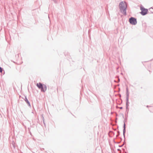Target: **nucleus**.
<instances>
[{
    "instance_id": "1",
    "label": "nucleus",
    "mask_w": 153,
    "mask_h": 153,
    "mask_svg": "<svg viewBox=\"0 0 153 153\" xmlns=\"http://www.w3.org/2000/svg\"><path fill=\"white\" fill-rule=\"evenodd\" d=\"M36 86L39 89H41L42 91L44 92L47 90L46 86L45 85H42V84L40 83H37Z\"/></svg>"
},
{
    "instance_id": "2",
    "label": "nucleus",
    "mask_w": 153,
    "mask_h": 153,
    "mask_svg": "<svg viewBox=\"0 0 153 153\" xmlns=\"http://www.w3.org/2000/svg\"><path fill=\"white\" fill-rule=\"evenodd\" d=\"M119 7L120 10L125 11L127 8V5L125 1L121 2L119 4Z\"/></svg>"
},
{
    "instance_id": "3",
    "label": "nucleus",
    "mask_w": 153,
    "mask_h": 153,
    "mask_svg": "<svg viewBox=\"0 0 153 153\" xmlns=\"http://www.w3.org/2000/svg\"><path fill=\"white\" fill-rule=\"evenodd\" d=\"M130 23L132 25H135L137 23L136 19L134 18H131L129 19Z\"/></svg>"
},
{
    "instance_id": "4",
    "label": "nucleus",
    "mask_w": 153,
    "mask_h": 153,
    "mask_svg": "<svg viewBox=\"0 0 153 153\" xmlns=\"http://www.w3.org/2000/svg\"><path fill=\"white\" fill-rule=\"evenodd\" d=\"M140 9L141 10V13L142 15H144L147 14L148 12L147 9L142 7H141Z\"/></svg>"
},
{
    "instance_id": "5",
    "label": "nucleus",
    "mask_w": 153,
    "mask_h": 153,
    "mask_svg": "<svg viewBox=\"0 0 153 153\" xmlns=\"http://www.w3.org/2000/svg\"><path fill=\"white\" fill-rule=\"evenodd\" d=\"M2 71V69L0 67V72L1 73Z\"/></svg>"
},
{
    "instance_id": "6",
    "label": "nucleus",
    "mask_w": 153,
    "mask_h": 153,
    "mask_svg": "<svg viewBox=\"0 0 153 153\" xmlns=\"http://www.w3.org/2000/svg\"><path fill=\"white\" fill-rule=\"evenodd\" d=\"M26 101H27V103L30 105V103L28 102V101L27 100H26Z\"/></svg>"
}]
</instances>
